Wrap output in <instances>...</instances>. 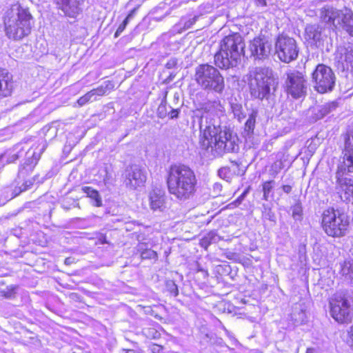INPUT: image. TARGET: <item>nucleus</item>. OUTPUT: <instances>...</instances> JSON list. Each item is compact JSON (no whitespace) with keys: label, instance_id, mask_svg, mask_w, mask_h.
Instances as JSON below:
<instances>
[{"label":"nucleus","instance_id":"1","mask_svg":"<svg viewBox=\"0 0 353 353\" xmlns=\"http://www.w3.org/2000/svg\"><path fill=\"white\" fill-rule=\"evenodd\" d=\"M222 108L220 101H208L203 105V111L198 119L203 132L201 146L205 149L210 148L217 156L237 152L239 149L238 137L230 129L221 125L219 112H222Z\"/></svg>","mask_w":353,"mask_h":353},{"label":"nucleus","instance_id":"2","mask_svg":"<svg viewBox=\"0 0 353 353\" xmlns=\"http://www.w3.org/2000/svg\"><path fill=\"white\" fill-rule=\"evenodd\" d=\"M3 24L6 35L10 39L20 41L30 34L34 21L28 8L15 3L6 10Z\"/></svg>","mask_w":353,"mask_h":353},{"label":"nucleus","instance_id":"3","mask_svg":"<svg viewBox=\"0 0 353 353\" xmlns=\"http://www.w3.org/2000/svg\"><path fill=\"white\" fill-rule=\"evenodd\" d=\"M46 143H43L42 145H33L28 148V150L27 148L26 149L23 154L25 155V161L23 165L20 166L18 172V178L19 179H21L24 180V182L20 187L15 188L12 190L11 199L18 196L21 192L30 189L32 186L34 182L36 181L35 176L32 179L26 180H25V178L32 172L34 168L37 164L41 154L46 150Z\"/></svg>","mask_w":353,"mask_h":353},{"label":"nucleus","instance_id":"4","mask_svg":"<svg viewBox=\"0 0 353 353\" xmlns=\"http://www.w3.org/2000/svg\"><path fill=\"white\" fill-rule=\"evenodd\" d=\"M274 85V79L272 69L257 67L250 72L248 86L252 97L261 100L268 99L271 88Z\"/></svg>","mask_w":353,"mask_h":353},{"label":"nucleus","instance_id":"5","mask_svg":"<svg viewBox=\"0 0 353 353\" xmlns=\"http://www.w3.org/2000/svg\"><path fill=\"white\" fill-rule=\"evenodd\" d=\"M194 79L205 90L221 94L225 89L223 77L216 68L209 64H201L195 68Z\"/></svg>","mask_w":353,"mask_h":353},{"label":"nucleus","instance_id":"6","mask_svg":"<svg viewBox=\"0 0 353 353\" xmlns=\"http://www.w3.org/2000/svg\"><path fill=\"white\" fill-rule=\"evenodd\" d=\"M350 219L347 214L332 208L325 210L321 215V226L330 236H345L349 227Z\"/></svg>","mask_w":353,"mask_h":353},{"label":"nucleus","instance_id":"7","mask_svg":"<svg viewBox=\"0 0 353 353\" xmlns=\"http://www.w3.org/2000/svg\"><path fill=\"white\" fill-rule=\"evenodd\" d=\"M284 88L288 95L297 99L307 94V81L305 75L296 70H289L284 74Z\"/></svg>","mask_w":353,"mask_h":353},{"label":"nucleus","instance_id":"8","mask_svg":"<svg viewBox=\"0 0 353 353\" xmlns=\"http://www.w3.org/2000/svg\"><path fill=\"white\" fill-rule=\"evenodd\" d=\"M196 179L194 172L188 166H178V200L192 198L196 190Z\"/></svg>","mask_w":353,"mask_h":353},{"label":"nucleus","instance_id":"9","mask_svg":"<svg viewBox=\"0 0 353 353\" xmlns=\"http://www.w3.org/2000/svg\"><path fill=\"white\" fill-rule=\"evenodd\" d=\"M314 88L319 93L323 94L333 90L336 77L331 68L319 64L312 74Z\"/></svg>","mask_w":353,"mask_h":353},{"label":"nucleus","instance_id":"10","mask_svg":"<svg viewBox=\"0 0 353 353\" xmlns=\"http://www.w3.org/2000/svg\"><path fill=\"white\" fill-rule=\"evenodd\" d=\"M276 53L279 59L285 63L295 60L299 54L296 40L285 35H279L275 43Z\"/></svg>","mask_w":353,"mask_h":353},{"label":"nucleus","instance_id":"11","mask_svg":"<svg viewBox=\"0 0 353 353\" xmlns=\"http://www.w3.org/2000/svg\"><path fill=\"white\" fill-rule=\"evenodd\" d=\"M245 46L243 37L237 33L225 37L220 43V48L223 51L231 54L232 60H241V57L244 54Z\"/></svg>","mask_w":353,"mask_h":353},{"label":"nucleus","instance_id":"12","mask_svg":"<svg viewBox=\"0 0 353 353\" xmlns=\"http://www.w3.org/2000/svg\"><path fill=\"white\" fill-rule=\"evenodd\" d=\"M330 314L339 323H348L352 321V312L349 301L343 298L330 302Z\"/></svg>","mask_w":353,"mask_h":353},{"label":"nucleus","instance_id":"13","mask_svg":"<svg viewBox=\"0 0 353 353\" xmlns=\"http://www.w3.org/2000/svg\"><path fill=\"white\" fill-rule=\"evenodd\" d=\"M146 179V172L139 165H132L125 170V183L130 189L135 190L143 186Z\"/></svg>","mask_w":353,"mask_h":353},{"label":"nucleus","instance_id":"14","mask_svg":"<svg viewBox=\"0 0 353 353\" xmlns=\"http://www.w3.org/2000/svg\"><path fill=\"white\" fill-rule=\"evenodd\" d=\"M53 2L65 16L76 18L82 11L84 0H53Z\"/></svg>","mask_w":353,"mask_h":353},{"label":"nucleus","instance_id":"15","mask_svg":"<svg viewBox=\"0 0 353 353\" xmlns=\"http://www.w3.org/2000/svg\"><path fill=\"white\" fill-rule=\"evenodd\" d=\"M249 48L253 57L256 59H263L270 55L272 43L265 37H256L250 41Z\"/></svg>","mask_w":353,"mask_h":353},{"label":"nucleus","instance_id":"16","mask_svg":"<svg viewBox=\"0 0 353 353\" xmlns=\"http://www.w3.org/2000/svg\"><path fill=\"white\" fill-rule=\"evenodd\" d=\"M28 147V146L26 143H19L13 146L12 151L9 154H0V171L6 164L13 163L19 158L23 157L24 152Z\"/></svg>","mask_w":353,"mask_h":353},{"label":"nucleus","instance_id":"17","mask_svg":"<svg viewBox=\"0 0 353 353\" xmlns=\"http://www.w3.org/2000/svg\"><path fill=\"white\" fill-rule=\"evenodd\" d=\"M150 209L153 211H162L165 208V194L159 187H152L148 193Z\"/></svg>","mask_w":353,"mask_h":353},{"label":"nucleus","instance_id":"18","mask_svg":"<svg viewBox=\"0 0 353 353\" xmlns=\"http://www.w3.org/2000/svg\"><path fill=\"white\" fill-rule=\"evenodd\" d=\"M13 88L12 75L6 69L0 68V99L10 96Z\"/></svg>","mask_w":353,"mask_h":353},{"label":"nucleus","instance_id":"19","mask_svg":"<svg viewBox=\"0 0 353 353\" xmlns=\"http://www.w3.org/2000/svg\"><path fill=\"white\" fill-rule=\"evenodd\" d=\"M231 54L229 52L223 51L220 48L219 50L214 54V63L221 69H228L236 67L241 60H232Z\"/></svg>","mask_w":353,"mask_h":353},{"label":"nucleus","instance_id":"20","mask_svg":"<svg viewBox=\"0 0 353 353\" xmlns=\"http://www.w3.org/2000/svg\"><path fill=\"white\" fill-rule=\"evenodd\" d=\"M321 17L325 23H332L334 26L341 24L342 10H338L332 7H325L321 10Z\"/></svg>","mask_w":353,"mask_h":353},{"label":"nucleus","instance_id":"21","mask_svg":"<svg viewBox=\"0 0 353 353\" xmlns=\"http://www.w3.org/2000/svg\"><path fill=\"white\" fill-rule=\"evenodd\" d=\"M305 38L311 45H317L322 40V28L317 24L306 26Z\"/></svg>","mask_w":353,"mask_h":353},{"label":"nucleus","instance_id":"22","mask_svg":"<svg viewBox=\"0 0 353 353\" xmlns=\"http://www.w3.org/2000/svg\"><path fill=\"white\" fill-rule=\"evenodd\" d=\"M335 59L341 63L343 69H348L349 65L353 66V46L340 48L336 54Z\"/></svg>","mask_w":353,"mask_h":353},{"label":"nucleus","instance_id":"23","mask_svg":"<svg viewBox=\"0 0 353 353\" xmlns=\"http://www.w3.org/2000/svg\"><path fill=\"white\" fill-rule=\"evenodd\" d=\"M341 24L343 28L353 37V12L347 8L342 10Z\"/></svg>","mask_w":353,"mask_h":353},{"label":"nucleus","instance_id":"24","mask_svg":"<svg viewBox=\"0 0 353 353\" xmlns=\"http://www.w3.org/2000/svg\"><path fill=\"white\" fill-rule=\"evenodd\" d=\"M168 188L170 194L176 195V165H172L167 177Z\"/></svg>","mask_w":353,"mask_h":353},{"label":"nucleus","instance_id":"25","mask_svg":"<svg viewBox=\"0 0 353 353\" xmlns=\"http://www.w3.org/2000/svg\"><path fill=\"white\" fill-rule=\"evenodd\" d=\"M221 240V238L215 231H210L200 240V245L205 250L212 243H216Z\"/></svg>","mask_w":353,"mask_h":353},{"label":"nucleus","instance_id":"26","mask_svg":"<svg viewBox=\"0 0 353 353\" xmlns=\"http://www.w3.org/2000/svg\"><path fill=\"white\" fill-rule=\"evenodd\" d=\"M257 116L258 111L256 110H252L248 115V118L245 123L244 128V132L248 136L252 134L254 132Z\"/></svg>","mask_w":353,"mask_h":353},{"label":"nucleus","instance_id":"27","mask_svg":"<svg viewBox=\"0 0 353 353\" xmlns=\"http://www.w3.org/2000/svg\"><path fill=\"white\" fill-rule=\"evenodd\" d=\"M83 190L88 197L92 199V204L94 206L99 207L102 205V201L98 191L91 187H83Z\"/></svg>","mask_w":353,"mask_h":353},{"label":"nucleus","instance_id":"28","mask_svg":"<svg viewBox=\"0 0 353 353\" xmlns=\"http://www.w3.org/2000/svg\"><path fill=\"white\" fill-rule=\"evenodd\" d=\"M341 273L345 279L353 282V263L345 261L341 265Z\"/></svg>","mask_w":353,"mask_h":353},{"label":"nucleus","instance_id":"29","mask_svg":"<svg viewBox=\"0 0 353 353\" xmlns=\"http://www.w3.org/2000/svg\"><path fill=\"white\" fill-rule=\"evenodd\" d=\"M138 251L141 252L142 259H155L157 257V252L151 249L146 248L144 243L138 245Z\"/></svg>","mask_w":353,"mask_h":353},{"label":"nucleus","instance_id":"30","mask_svg":"<svg viewBox=\"0 0 353 353\" xmlns=\"http://www.w3.org/2000/svg\"><path fill=\"white\" fill-rule=\"evenodd\" d=\"M136 12V9H133L130 11V12L128 14V16L125 17V19L123 20V21L119 25L118 27L117 31L114 33V37H118L125 30L126 28L128 23H129V21L133 18L134 14Z\"/></svg>","mask_w":353,"mask_h":353},{"label":"nucleus","instance_id":"31","mask_svg":"<svg viewBox=\"0 0 353 353\" xmlns=\"http://www.w3.org/2000/svg\"><path fill=\"white\" fill-rule=\"evenodd\" d=\"M274 181H268L263 183V198L264 200L268 201L269 199V194L270 192L274 188Z\"/></svg>","mask_w":353,"mask_h":353},{"label":"nucleus","instance_id":"32","mask_svg":"<svg viewBox=\"0 0 353 353\" xmlns=\"http://www.w3.org/2000/svg\"><path fill=\"white\" fill-rule=\"evenodd\" d=\"M1 296L6 299H11L15 294V287L7 286L5 289L0 291Z\"/></svg>","mask_w":353,"mask_h":353},{"label":"nucleus","instance_id":"33","mask_svg":"<svg viewBox=\"0 0 353 353\" xmlns=\"http://www.w3.org/2000/svg\"><path fill=\"white\" fill-rule=\"evenodd\" d=\"M232 112L235 117H237L239 121H241L243 118H245V115L242 112V106L239 104H234L232 105Z\"/></svg>","mask_w":353,"mask_h":353},{"label":"nucleus","instance_id":"34","mask_svg":"<svg viewBox=\"0 0 353 353\" xmlns=\"http://www.w3.org/2000/svg\"><path fill=\"white\" fill-rule=\"evenodd\" d=\"M92 94L91 92L90 91V92H87L85 95H83V97H80L78 99L77 103L80 106H83L85 103H87L88 101H90L92 99Z\"/></svg>","mask_w":353,"mask_h":353},{"label":"nucleus","instance_id":"35","mask_svg":"<svg viewBox=\"0 0 353 353\" xmlns=\"http://www.w3.org/2000/svg\"><path fill=\"white\" fill-rule=\"evenodd\" d=\"M346 343L350 348L353 351V325H352L347 331Z\"/></svg>","mask_w":353,"mask_h":353},{"label":"nucleus","instance_id":"36","mask_svg":"<svg viewBox=\"0 0 353 353\" xmlns=\"http://www.w3.org/2000/svg\"><path fill=\"white\" fill-rule=\"evenodd\" d=\"M90 92L92 94V97H94L95 95L103 96L105 93V88L101 86L96 89L92 90Z\"/></svg>","mask_w":353,"mask_h":353},{"label":"nucleus","instance_id":"37","mask_svg":"<svg viewBox=\"0 0 353 353\" xmlns=\"http://www.w3.org/2000/svg\"><path fill=\"white\" fill-rule=\"evenodd\" d=\"M336 105L334 103L326 104L322 107L321 111H323V115L329 113L332 109H334Z\"/></svg>","mask_w":353,"mask_h":353},{"label":"nucleus","instance_id":"38","mask_svg":"<svg viewBox=\"0 0 353 353\" xmlns=\"http://www.w3.org/2000/svg\"><path fill=\"white\" fill-rule=\"evenodd\" d=\"M229 173H230L229 168H225V167L220 168L218 171L219 176L223 179L228 178V175Z\"/></svg>","mask_w":353,"mask_h":353},{"label":"nucleus","instance_id":"39","mask_svg":"<svg viewBox=\"0 0 353 353\" xmlns=\"http://www.w3.org/2000/svg\"><path fill=\"white\" fill-rule=\"evenodd\" d=\"M165 109H166L165 105L162 103L159 106L158 114L160 117L163 118L166 116L167 113H166Z\"/></svg>","mask_w":353,"mask_h":353},{"label":"nucleus","instance_id":"40","mask_svg":"<svg viewBox=\"0 0 353 353\" xmlns=\"http://www.w3.org/2000/svg\"><path fill=\"white\" fill-rule=\"evenodd\" d=\"M255 4L258 6H266V1L265 0H254Z\"/></svg>","mask_w":353,"mask_h":353},{"label":"nucleus","instance_id":"41","mask_svg":"<svg viewBox=\"0 0 353 353\" xmlns=\"http://www.w3.org/2000/svg\"><path fill=\"white\" fill-rule=\"evenodd\" d=\"M282 189L284 192L288 194L291 192L292 187L289 185H283Z\"/></svg>","mask_w":353,"mask_h":353},{"label":"nucleus","instance_id":"42","mask_svg":"<svg viewBox=\"0 0 353 353\" xmlns=\"http://www.w3.org/2000/svg\"><path fill=\"white\" fill-rule=\"evenodd\" d=\"M169 114H170V118L174 119L176 117V110L172 109L170 112H169Z\"/></svg>","mask_w":353,"mask_h":353},{"label":"nucleus","instance_id":"43","mask_svg":"<svg viewBox=\"0 0 353 353\" xmlns=\"http://www.w3.org/2000/svg\"><path fill=\"white\" fill-rule=\"evenodd\" d=\"M247 194V191H245L241 194V195L237 199L236 202L241 203V201L244 199L245 196Z\"/></svg>","mask_w":353,"mask_h":353},{"label":"nucleus","instance_id":"44","mask_svg":"<svg viewBox=\"0 0 353 353\" xmlns=\"http://www.w3.org/2000/svg\"><path fill=\"white\" fill-rule=\"evenodd\" d=\"M296 214H297V215H299V214H300V213H299V211L296 208V209H294V210H293V213H292V215H293L294 218H295V217H296Z\"/></svg>","mask_w":353,"mask_h":353},{"label":"nucleus","instance_id":"45","mask_svg":"<svg viewBox=\"0 0 353 353\" xmlns=\"http://www.w3.org/2000/svg\"><path fill=\"white\" fill-rule=\"evenodd\" d=\"M214 188L218 190H220L221 188V185L219 183H215L214 185Z\"/></svg>","mask_w":353,"mask_h":353},{"label":"nucleus","instance_id":"46","mask_svg":"<svg viewBox=\"0 0 353 353\" xmlns=\"http://www.w3.org/2000/svg\"><path fill=\"white\" fill-rule=\"evenodd\" d=\"M315 351H314V349L313 348H307V351H306V353H314Z\"/></svg>","mask_w":353,"mask_h":353},{"label":"nucleus","instance_id":"47","mask_svg":"<svg viewBox=\"0 0 353 353\" xmlns=\"http://www.w3.org/2000/svg\"><path fill=\"white\" fill-rule=\"evenodd\" d=\"M124 351H125V353H135L133 350H124Z\"/></svg>","mask_w":353,"mask_h":353},{"label":"nucleus","instance_id":"48","mask_svg":"<svg viewBox=\"0 0 353 353\" xmlns=\"http://www.w3.org/2000/svg\"><path fill=\"white\" fill-rule=\"evenodd\" d=\"M65 264H70V258L65 259Z\"/></svg>","mask_w":353,"mask_h":353},{"label":"nucleus","instance_id":"49","mask_svg":"<svg viewBox=\"0 0 353 353\" xmlns=\"http://www.w3.org/2000/svg\"><path fill=\"white\" fill-rule=\"evenodd\" d=\"M107 241H105V238L103 237V240L102 241V243H106Z\"/></svg>","mask_w":353,"mask_h":353},{"label":"nucleus","instance_id":"50","mask_svg":"<svg viewBox=\"0 0 353 353\" xmlns=\"http://www.w3.org/2000/svg\"><path fill=\"white\" fill-rule=\"evenodd\" d=\"M273 216H274V215H272H272H270H270H269V219H270V220H273V219H272V217H273Z\"/></svg>","mask_w":353,"mask_h":353},{"label":"nucleus","instance_id":"51","mask_svg":"<svg viewBox=\"0 0 353 353\" xmlns=\"http://www.w3.org/2000/svg\"><path fill=\"white\" fill-rule=\"evenodd\" d=\"M71 296H72V297H74V296H75V297H76V296H77V294H72V295H71Z\"/></svg>","mask_w":353,"mask_h":353},{"label":"nucleus","instance_id":"52","mask_svg":"<svg viewBox=\"0 0 353 353\" xmlns=\"http://www.w3.org/2000/svg\"><path fill=\"white\" fill-rule=\"evenodd\" d=\"M173 294H174V296H176V290L173 292Z\"/></svg>","mask_w":353,"mask_h":353}]
</instances>
